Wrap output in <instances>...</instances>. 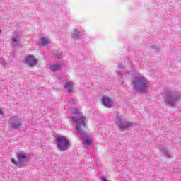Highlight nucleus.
Instances as JSON below:
<instances>
[{"instance_id": "nucleus-1", "label": "nucleus", "mask_w": 181, "mask_h": 181, "mask_svg": "<svg viewBox=\"0 0 181 181\" xmlns=\"http://www.w3.org/2000/svg\"><path fill=\"white\" fill-rule=\"evenodd\" d=\"M124 74L126 77H131V76H134L132 84L134 91H137V93L139 94H145L149 91L151 83L146 79V78L143 76L142 74H135V71H134V66L132 65L131 70L128 71Z\"/></svg>"}, {"instance_id": "nucleus-2", "label": "nucleus", "mask_w": 181, "mask_h": 181, "mask_svg": "<svg viewBox=\"0 0 181 181\" xmlns=\"http://www.w3.org/2000/svg\"><path fill=\"white\" fill-rule=\"evenodd\" d=\"M72 122L76 124V131L78 134H79L81 138L83 139V145L86 146H88V145H91L93 144V140L88 139V136L87 135V132H86V129H87V124H86V117L84 116L74 117H72Z\"/></svg>"}, {"instance_id": "nucleus-3", "label": "nucleus", "mask_w": 181, "mask_h": 181, "mask_svg": "<svg viewBox=\"0 0 181 181\" xmlns=\"http://www.w3.org/2000/svg\"><path fill=\"white\" fill-rule=\"evenodd\" d=\"M181 98L180 92H170L167 93L164 98V101L166 105H170L171 107H175Z\"/></svg>"}, {"instance_id": "nucleus-4", "label": "nucleus", "mask_w": 181, "mask_h": 181, "mask_svg": "<svg viewBox=\"0 0 181 181\" xmlns=\"http://www.w3.org/2000/svg\"><path fill=\"white\" fill-rule=\"evenodd\" d=\"M55 142L59 151H69V148L71 146V143H70L66 136H55Z\"/></svg>"}, {"instance_id": "nucleus-5", "label": "nucleus", "mask_w": 181, "mask_h": 181, "mask_svg": "<svg viewBox=\"0 0 181 181\" xmlns=\"http://www.w3.org/2000/svg\"><path fill=\"white\" fill-rule=\"evenodd\" d=\"M8 125L11 129L16 131V129L22 128V119L18 116H12L8 120Z\"/></svg>"}, {"instance_id": "nucleus-6", "label": "nucleus", "mask_w": 181, "mask_h": 181, "mask_svg": "<svg viewBox=\"0 0 181 181\" xmlns=\"http://www.w3.org/2000/svg\"><path fill=\"white\" fill-rule=\"evenodd\" d=\"M115 123L117 124L119 129H128V128L134 127V124L132 122L120 117L116 118Z\"/></svg>"}, {"instance_id": "nucleus-7", "label": "nucleus", "mask_w": 181, "mask_h": 181, "mask_svg": "<svg viewBox=\"0 0 181 181\" xmlns=\"http://www.w3.org/2000/svg\"><path fill=\"white\" fill-rule=\"evenodd\" d=\"M16 156L18 159V168H22V166H25L26 163L29 162V156L24 152L17 153Z\"/></svg>"}, {"instance_id": "nucleus-8", "label": "nucleus", "mask_w": 181, "mask_h": 181, "mask_svg": "<svg viewBox=\"0 0 181 181\" xmlns=\"http://www.w3.org/2000/svg\"><path fill=\"white\" fill-rule=\"evenodd\" d=\"M25 62L29 67H36L37 66V59L33 55L27 56L25 59Z\"/></svg>"}, {"instance_id": "nucleus-9", "label": "nucleus", "mask_w": 181, "mask_h": 181, "mask_svg": "<svg viewBox=\"0 0 181 181\" xmlns=\"http://www.w3.org/2000/svg\"><path fill=\"white\" fill-rule=\"evenodd\" d=\"M102 104L107 108H112L115 107V103H114L112 99L105 96L102 98Z\"/></svg>"}, {"instance_id": "nucleus-10", "label": "nucleus", "mask_w": 181, "mask_h": 181, "mask_svg": "<svg viewBox=\"0 0 181 181\" xmlns=\"http://www.w3.org/2000/svg\"><path fill=\"white\" fill-rule=\"evenodd\" d=\"M12 42V46L13 47H15V46H19V45H21V33H15L13 35Z\"/></svg>"}, {"instance_id": "nucleus-11", "label": "nucleus", "mask_w": 181, "mask_h": 181, "mask_svg": "<svg viewBox=\"0 0 181 181\" xmlns=\"http://www.w3.org/2000/svg\"><path fill=\"white\" fill-rule=\"evenodd\" d=\"M63 66V64L62 62H57L56 64H54L49 66V70L51 71L54 72L57 71V70L62 69V66Z\"/></svg>"}, {"instance_id": "nucleus-12", "label": "nucleus", "mask_w": 181, "mask_h": 181, "mask_svg": "<svg viewBox=\"0 0 181 181\" xmlns=\"http://www.w3.org/2000/svg\"><path fill=\"white\" fill-rule=\"evenodd\" d=\"M64 88L65 90H67L68 93H73V90H74V88L73 87V82L69 81L65 83Z\"/></svg>"}, {"instance_id": "nucleus-13", "label": "nucleus", "mask_w": 181, "mask_h": 181, "mask_svg": "<svg viewBox=\"0 0 181 181\" xmlns=\"http://www.w3.org/2000/svg\"><path fill=\"white\" fill-rule=\"evenodd\" d=\"M160 151H161L162 153H163V155L165 156H166V158H171L172 153L170 152H169V150H168V148H166V147L161 148Z\"/></svg>"}, {"instance_id": "nucleus-14", "label": "nucleus", "mask_w": 181, "mask_h": 181, "mask_svg": "<svg viewBox=\"0 0 181 181\" xmlns=\"http://www.w3.org/2000/svg\"><path fill=\"white\" fill-rule=\"evenodd\" d=\"M50 42H49V40L46 37H42L40 40V42H38L39 46H46V45H49Z\"/></svg>"}, {"instance_id": "nucleus-15", "label": "nucleus", "mask_w": 181, "mask_h": 181, "mask_svg": "<svg viewBox=\"0 0 181 181\" xmlns=\"http://www.w3.org/2000/svg\"><path fill=\"white\" fill-rule=\"evenodd\" d=\"M73 39H78L80 37V31L78 30L75 29L72 34Z\"/></svg>"}, {"instance_id": "nucleus-16", "label": "nucleus", "mask_w": 181, "mask_h": 181, "mask_svg": "<svg viewBox=\"0 0 181 181\" xmlns=\"http://www.w3.org/2000/svg\"><path fill=\"white\" fill-rule=\"evenodd\" d=\"M151 49H153L156 53H160V47H157L156 45H151Z\"/></svg>"}, {"instance_id": "nucleus-17", "label": "nucleus", "mask_w": 181, "mask_h": 181, "mask_svg": "<svg viewBox=\"0 0 181 181\" xmlns=\"http://www.w3.org/2000/svg\"><path fill=\"white\" fill-rule=\"evenodd\" d=\"M55 57H57V59H62L63 58V55H62V54L59 52L57 51L54 54Z\"/></svg>"}, {"instance_id": "nucleus-18", "label": "nucleus", "mask_w": 181, "mask_h": 181, "mask_svg": "<svg viewBox=\"0 0 181 181\" xmlns=\"http://www.w3.org/2000/svg\"><path fill=\"white\" fill-rule=\"evenodd\" d=\"M71 112H72V114H80V110L76 108H71Z\"/></svg>"}, {"instance_id": "nucleus-19", "label": "nucleus", "mask_w": 181, "mask_h": 181, "mask_svg": "<svg viewBox=\"0 0 181 181\" xmlns=\"http://www.w3.org/2000/svg\"><path fill=\"white\" fill-rule=\"evenodd\" d=\"M11 163L16 165V166H18V165H19V162L16 161L15 158H11Z\"/></svg>"}, {"instance_id": "nucleus-20", "label": "nucleus", "mask_w": 181, "mask_h": 181, "mask_svg": "<svg viewBox=\"0 0 181 181\" xmlns=\"http://www.w3.org/2000/svg\"><path fill=\"white\" fill-rule=\"evenodd\" d=\"M101 180H102V181H110V180L107 179V177H105L104 175H103L101 177Z\"/></svg>"}, {"instance_id": "nucleus-21", "label": "nucleus", "mask_w": 181, "mask_h": 181, "mask_svg": "<svg viewBox=\"0 0 181 181\" xmlns=\"http://www.w3.org/2000/svg\"><path fill=\"white\" fill-rule=\"evenodd\" d=\"M69 104H70L71 105L74 106V100H69Z\"/></svg>"}, {"instance_id": "nucleus-22", "label": "nucleus", "mask_w": 181, "mask_h": 181, "mask_svg": "<svg viewBox=\"0 0 181 181\" xmlns=\"http://www.w3.org/2000/svg\"><path fill=\"white\" fill-rule=\"evenodd\" d=\"M4 114H5V112L2 110V108H0V115H4Z\"/></svg>"}, {"instance_id": "nucleus-23", "label": "nucleus", "mask_w": 181, "mask_h": 181, "mask_svg": "<svg viewBox=\"0 0 181 181\" xmlns=\"http://www.w3.org/2000/svg\"><path fill=\"white\" fill-rule=\"evenodd\" d=\"M119 69H124V64H119Z\"/></svg>"}, {"instance_id": "nucleus-24", "label": "nucleus", "mask_w": 181, "mask_h": 181, "mask_svg": "<svg viewBox=\"0 0 181 181\" xmlns=\"http://www.w3.org/2000/svg\"><path fill=\"white\" fill-rule=\"evenodd\" d=\"M1 63H2V64H3L4 66H5V64H6V62H5V60H4V59H1Z\"/></svg>"}, {"instance_id": "nucleus-25", "label": "nucleus", "mask_w": 181, "mask_h": 181, "mask_svg": "<svg viewBox=\"0 0 181 181\" xmlns=\"http://www.w3.org/2000/svg\"><path fill=\"white\" fill-rule=\"evenodd\" d=\"M117 73L118 76H122V74L121 73V71H117Z\"/></svg>"}, {"instance_id": "nucleus-26", "label": "nucleus", "mask_w": 181, "mask_h": 181, "mask_svg": "<svg viewBox=\"0 0 181 181\" xmlns=\"http://www.w3.org/2000/svg\"><path fill=\"white\" fill-rule=\"evenodd\" d=\"M0 33H1V30H0Z\"/></svg>"}]
</instances>
